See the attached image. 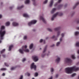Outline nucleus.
Wrapping results in <instances>:
<instances>
[{"label": "nucleus", "instance_id": "obj_1", "mask_svg": "<svg viewBox=\"0 0 79 79\" xmlns=\"http://www.w3.org/2000/svg\"><path fill=\"white\" fill-rule=\"evenodd\" d=\"M5 29V26H2L0 28V44L2 43V40L3 39L5 34H6V31Z\"/></svg>", "mask_w": 79, "mask_h": 79}, {"label": "nucleus", "instance_id": "obj_2", "mask_svg": "<svg viewBox=\"0 0 79 79\" xmlns=\"http://www.w3.org/2000/svg\"><path fill=\"white\" fill-rule=\"evenodd\" d=\"M63 15V13L60 12H57L55 14H54L51 20L53 21L54 19V18L56 17L57 16H61Z\"/></svg>", "mask_w": 79, "mask_h": 79}, {"label": "nucleus", "instance_id": "obj_3", "mask_svg": "<svg viewBox=\"0 0 79 79\" xmlns=\"http://www.w3.org/2000/svg\"><path fill=\"white\" fill-rule=\"evenodd\" d=\"M79 68H77L76 67H74L72 68H69V73L71 74L73 72V71H79Z\"/></svg>", "mask_w": 79, "mask_h": 79}, {"label": "nucleus", "instance_id": "obj_4", "mask_svg": "<svg viewBox=\"0 0 79 79\" xmlns=\"http://www.w3.org/2000/svg\"><path fill=\"white\" fill-rule=\"evenodd\" d=\"M27 46L26 45H25L24 46H23L22 47V49H20L18 50L19 52V53H21L22 54H23L24 53V48H27Z\"/></svg>", "mask_w": 79, "mask_h": 79}, {"label": "nucleus", "instance_id": "obj_5", "mask_svg": "<svg viewBox=\"0 0 79 79\" xmlns=\"http://www.w3.org/2000/svg\"><path fill=\"white\" fill-rule=\"evenodd\" d=\"M64 62L66 64H69V57H67L64 59Z\"/></svg>", "mask_w": 79, "mask_h": 79}, {"label": "nucleus", "instance_id": "obj_6", "mask_svg": "<svg viewBox=\"0 0 79 79\" xmlns=\"http://www.w3.org/2000/svg\"><path fill=\"white\" fill-rule=\"evenodd\" d=\"M37 21L35 20H33L30 22H29L28 23V25L29 26H31L32 24H35L37 23Z\"/></svg>", "mask_w": 79, "mask_h": 79}, {"label": "nucleus", "instance_id": "obj_7", "mask_svg": "<svg viewBox=\"0 0 79 79\" xmlns=\"http://www.w3.org/2000/svg\"><path fill=\"white\" fill-rule=\"evenodd\" d=\"M32 60L36 62L37 61L39 60V58H38V56H33L32 57Z\"/></svg>", "mask_w": 79, "mask_h": 79}, {"label": "nucleus", "instance_id": "obj_8", "mask_svg": "<svg viewBox=\"0 0 79 79\" xmlns=\"http://www.w3.org/2000/svg\"><path fill=\"white\" fill-rule=\"evenodd\" d=\"M34 69V70H36V65L34 64V63H33L31 64V69Z\"/></svg>", "mask_w": 79, "mask_h": 79}, {"label": "nucleus", "instance_id": "obj_9", "mask_svg": "<svg viewBox=\"0 0 79 79\" xmlns=\"http://www.w3.org/2000/svg\"><path fill=\"white\" fill-rule=\"evenodd\" d=\"M60 58L58 56H57V58L55 60V62L57 63H58L60 61Z\"/></svg>", "mask_w": 79, "mask_h": 79}, {"label": "nucleus", "instance_id": "obj_10", "mask_svg": "<svg viewBox=\"0 0 79 79\" xmlns=\"http://www.w3.org/2000/svg\"><path fill=\"white\" fill-rule=\"evenodd\" d=\"M65 72L67 74H69V67H67L64 69Z\"/></svg>", "mask_w": 79, "mask_h": 79}, {"label": "nucleus", "instance_id": "obj_11", "mask_svg": "<svg viewBox=\"0 0 79 79\" xmlns=\"http://www.w3.org/2000/svg\"><path fill=\"white\" fill-rule=\"evenodd\" d=\"M46 50H47V48H45L43 52V54L41 55V56L42 58H44V57L45 56L46 54H44V53H45L46 52Z\"/></svg>", "mask_w": 79, "mask_h": 79}, {"label": "nucleus", "instance_id": "obj_12", "mask_svg": "<svg viewBox=\"0 0 79 79\" xmlns=\"http://www.w3.org/2000/svg\"><path fill=\"white\" fill-rule=\"evenodd\" d=\"M39 19L40 20H41V19H42L43 22H44V23H46V21H45V19H44V17L42 16H40Z\"/></svg>", "mask_w": 79, "mask_h": 79}, {"label": "nucleus", "instance_id": "obj_13", "mask_svg": "<svg viewBox=\"0 0 79 79\" xmlns=\"http://www.w3.org/2000/svg\"><path fill=\"white\" fill-rule=\"evenodd\" d=\"M53 4V0H51L49 2V7H52Z\"/></svg>", "mask_w": 79, "mask_h": 79}, {"label": "nucleus", "instance_id": "obj_14", "mask_svg": "<svg viewBox=\"0 0 79 79\" xmlns=\"http://www.w3.org/2000/svg\"><path fill=\"white\" fill-rule=\"evenodd\" d=\"M12 25L13 26L15 27L16 26H18L19 25L18 23H17L16 22H13L12 23Z\"/></svg>", "mask_w": 79, "mask_h": 79}, {"label": "nucleus", "instance_id": "obj_15", "mask_svg": "<svg viewBox=\"0 0 79 79\" xmlns=\"http://www.w3.org/2000/svg\"><path fill=\"white\" fill-rule=\"evenodd\" d=\"M34 47V44L31 43V44L29 46V48L30 49H32Z\"/></svg>", "mask_w": 79, "mask_h": 79}, {"label": "nucleus", "instance_id": "obj_16", "mask_svg": "<svg viewBox=\"0 0 79 79\" xmlns=\"http://www.w3.org/2000/svg\"><path fill=\"white\" fill-rule=\"evenodd\" d=\"M56 8H53L52 9V10L51 11V13H55V11H56Z\"/></svg>", "mask_w": 79, "mask_h": 79}, {"label": "nucleus", "instance_id": "obj_17", "mask_svg": "<svg viewBox=\"0 0 79 79\" xmlns=\"http://www.w3.org/2000/svg\"><path fill=\"white\" fill-rule=\"evenodd\" d=\"M31 3V1L30 0H26L25 1V4H29Z\"/></svg>", "mask_w": 79, "mask_h": 79}, {"label": "nucleus", "instance_id": "obj_18", "mask_svg": "<svg viewBox=\"0 0 79 79\" xmlns=\"http://www.w3.org/2000/svg\"><path fill=\"white\" fill-rule=\"evenodd\" d=\"M6 26H9L10 25V22H7L5 23Z\"/></svg>", "mask_w": 79, "mask_h": 79}, {"label": "nucleus", "instance_id": "obj_19", "mask_svg": "<svg viewBox=\"0 0 79 79\" xmlns=\"http://www.w3.org/2000/svg\"><path fill=\"white\" fill-rule=\"evenodd\" d=\"M79 4V2H78L77 3H76L75 5L74 6H73V9H74L76 7V6H78Z\"/></svg>", "mask_w": 79, "mask_h": 79}, {"label": "nucleus", "instance_id": "obj_20", "mask_svg": "<svg viewBox=\"0 0 79 79\" xmlns=\"http://www.w3.org/2000/svg\"><path fill=\"white\" fill-rule=\"evenodd\" d=\"M23 16L25 18H28V17H29V16L27 14H23Z\"/></svg>", "mask_w": 79, "mask_h": 79}, {"label": "nucleus", "instance_id": "obj_21", "mask_svg": "<svg viewBox=\"0 0 79 79\" xmlns=\"http://www.w3.org/2000/svg\"><path fill=\"white\" fill-rule=\"evenodd\" d=\"M60 33H61L60 31H59L57 32L56 36L57 37H58L60 36Z\"/></svg>", "mask_w": 79, "mask_h": 79}, {"label": "nucleus", "instance_id": "obj_22", "mask_svg": "<svg viewBox=\"0 0 79 79\" xmlns=\"http://www.w3.org/2000/svg\"><path fill=\"white\" fill-rule=\"evenodd\" d=\"M23 51L26 53H29L30 52L29 49H24Z\"/></svg>", "mask_w": 79, "mask_h": 79}, {"label": "nucleus", "instance_id": "obj_23", "mask_svg": "<svg viewBox=\"0 0 79 79\" xmlns=\"http://www.w3.org/2000/svg\"><path fill=\"white\" fill-rule=\"evenodd\" d=\"M13 47V45H10V46H9V51H10Z\"/></svg>", "mask_w": 79, "mask_h": 79}, {"label": "nucleus", "instance_id": "obj_24", "mask_svg": "<svg viewBox=\"0 0 79 79\" xmlns=\"http://www.w3.org/2000/svg\"><path fill=\"white\" fill-rule=\"evenodd\" d=\"M60 43L61 42H60V41L57 42V43H56V47H59V46H60Z\"/></svg>", "mask_w": 79, "mask_h": 79}, {"label": "nucleus", "instance_id": "obj_25", "mask_svg": "<svg viewBox=\"0 0 79 79\" xmlns=\"http://www.w3.org/2000/svg\"><path fill=\"white\" fill-rule=\"evenodd\" d=\"M54 71V69L52 68H51L50 69V72L52 74L53 73Z\"/></svg>", "mask_w": 79, "mask_h": 79}, {"label": "nucleus", "instance_id": "obj_26", "mask_svg": "<svg viewBox=\"0 0 79 79\" xmlns=\"http://www.w3.org/2000/svg\"><path fill=\"white\" fill-rule=\"evenodd\" d=\"M24 7V6L22 5L20 7H17L18 10H20Z\"/></svg>", "mask_w": 79, "mask_h": 79}, {"label": "nucleus", "instance_id": "obj_27", "mask_svg": "<svg viewBox=\"0 0 79 79\" xmlns=\"http://www.w3.org/2000/svg\"><path fill=\"white\" fill-rule=\"evenodd\" d=\"M16 67H11L10 68V70H11V71H13V70H15V69H16Z\"/></svg>", "mask_w": 79, "mask_h": 79}, {"label": "nucleus", "instance_id": "obj_28", "mask_svg": "<svg viewBox=\"0 0 79 79\" xmlns=\"http://www.w3.org/2000/svg\"><path fill=\"white\" fill-rule=\"evenodd\" d=\"M32 2H33V5L34 6H35L36 5V3H35V0H31Z\"/></svg>", "mask_w": 79, "mask_h": 79}, {"label": "nucleus", "instance_id": "obj_29", "mask_svg": "<svg viewBox=\"0 0 79 79\" xmlns=\"http://www.w3.org/2000/svg\"><path fill=\"white\" fill-rule=\"evenodd\" d=\"M27 36H24L23 37V40H27Z\"/></svg>", "mask_w": 79, "mask_h": 79}, {"label": "nucleus", "instance_id": "obj_30", "mask_svg": "<svg viewBox=\"0 0 79 79\" xmlns=\"http://www.w3.org/2000/svg\"><path fill=\"white\" fill-rule=\"evenodd\" d=\"M0 70L1 71H6V69L5 68H2Z\"/></svg>", "mask_w": 79, "mask_h": 79}, {"label": "nucleus", "instance_id": "obj_31", "mask_svg": "<svg viewBox=\"0 0 79 79\" xmlns=\"http://www.w3.org/2000/svg\"><path fill=\"white\" fill-rule=\"evenodd\" d=\"M59 30V28L57 27V28H55L54 29V30L55 31H58Z\"/></svg>", "mask_w": 79, "mask_h": 79}, {"label": "nucleus", "instance_id": "obj_32", "mask_svg": "<svg viewBox=\"0 0 79 79\" xmlns=\"http://www.w3.org/2000/svg\"><path fill=\"white\" fill-rule=\"evenodd\" d=\"M72 59H76V57H75V56H74V55H72Z\"/></svg>", "mask_w": 79, "mask_h": 79}, {"label": "nucleus", "instance_id": "obj_33", "mask_svg": "<svg viewBox=\"0 0 79 79\" xmlns=\"http://www.w3.org/2000/svg\"><path fill=\"white\" fill-rule=\"evenodd\" d=\"M5 49H2V50L0 52L1 53H3V52H5Z\"/></svg>", "mask_w": 79, "mask_h": 79}, {"label": "nucleus", "instance_id": "obj_34", "mask_svg": "<svg viewBox=\"0 0 79 79\" xmlns=\"http://www.w3.org/2000/svg\"><path fill=\"white\" fill-rule=\"evenodd\" d=\"M75 34L76 35H79V31H77L76 32H75Z\"/></svg>", "mask_w": 79, "mask_h": 79}, {"label": "nucleus", "instance_id": "obj_35", "mask_svg": "<svg viewBox=\"0 0 79 79\" xmlns=\"http://www.w3.org/2000/svg\"><path fill=\"white\" fill-rule=\"evenodd\" d=\"M38 73H35V75H34V76L35 77H37L38 76Z\"/></svg>", "mask_w": 79, "mask_h": 79}, {"label": "nucleus", "instance_id": "obj_36", "mask_svg": "<svg viewBox=\"0 0 79 79\" xmlns=\"http://www.w3.org/2000/svg\"><path fill=\"white\" fill-rule=\"evenodd\" d=\"M4 64L5 66H7V67L9 66V65L8 64H7L6 63H4Z\"/></svg>", "mask_w": 79, "mask_h": 79}, {"label": "nucleus", "instance_id": "obj_37", "mask_svg": "<svg viewBox=\"0 0 79 79\" xmlns=\"http://www.w3.org/2000/svg\"><path fill=\"white\" fill-rule=\"evenodd\" d=\"M48 2V0H45L44 2V4H46Z\"/></svg>", "mask_w": 79, "mask_h": 79}, {"label": "nucleus", "instance_id": "obj_38", "mask_svg": "<svg viewBox=\"0 0 79 79\" xmlns=\"http://www.w3.org/2000/svg\"><path fill=\"white\" fill-rule=\"evenodd\" d=\"M76 75V73H74L72 75V77H74V76H75Z\"/></svg>", "mask_w": 79, "mask_h": 79}, {"label": "nucleus", "instance_id": "obj_39", "mask_svg": "<svg viewBox=\"0 0 79 79\" xmlns=\"http://www.w3.org/2000/svg\"><path fill=\"white\" fill-rule=\"evenodd\" d=\"M47 30L48 31H49L50 32H52V29H51L50 28H48Z\"/></svg>", "mask_w": 79, "mask_h": 79}, {"label": "nucleus", "instance_id": "obj_40", "mask_svg": "<svg viewBox=\"0 0 79 79\" xmlns=\"http://www.w3.org/2000/svg\"><path fill=\"white\" fill-rule=\"evenodd\" d=\"M76 46L77 47H79V42L77 43Z\"/></svg>", "mask_w": 79, "mask_h": 79}, {"label": "nucleus", "instance_id": "obj_41", "mask_svg": "<svg viewBox=\"0 0 79 79\" xmlns=\"http://www.w3.org/2000/svg\"><path fill=\"white\" fill-rule=\"evenodd\" d=\"M26 60V59L25 58H23L22 61V62H24Z\"/></svg>", "mask_w": 79, "mask_h": 79}, {"label": "nucleus", "instance_id": "obj_42", "mask_svg": "<svg viewBox=\"0 0 79 79\" xmlns=\"http://www.w3.org/2000/svg\"><path fill=\"white\" fill-rule=\"evenodd\" d=\"M65 34V33H63L61 34V36H62V37H64V36Z\"/></svg>", "mask_w": 79, "mask_h": 79}, {"label": "nucleus", "instance_id": "obj_43", "mask_svg": "<svg viewBox=\"0 0 79 79\" xmlns=\"http://www.w3.org/2000/svg\"><path fill=\"white\" fill-rule=\"evenodd\" d=\"M73 62V61L71 60L70 59H69V64H71Z\"/></svg>", "mask_w": 79, "mask_h": 79}, {"label": "nucleus", "instance_id": "obj_44", "mask_svg": "<svg viewBox=\"0 0 79 79\" xmlns=\"http://www.w3.org/2000/svg\"><path fill=\"white\" fill-rule=\"evenodd\" d=\"M43 41H44V40H43V39H41L40 40V43H42V42H43Z\"/></svg>", "mask_w": 79, "mask_h": 79}, {"label": "nucleus", "instance_id": "obj_45", "mask_svg": "<svg viewBox=\"0 0 79 79\" xmlns=\"http://www.w3.org/2000/svg\"><path fill=\"white\" fill-rule=\"evenodd\" d=\"M23 75H21L19 79H23Z\"/></svg>", "mask_w": 79, "mask_h": 79}, {"label": "nucleus", "instance_id": "obj_46", "mask_svg": "<svg viewBox=\"0 0 79 79\" xmlns=\"http://www.w3.org/2000/svg\"><path fill=\"white\" fill-rule=\"evenodd\" d=\"M55 44H53L51 46H50L51 47H55Z\"/></svg>", "mask_w": 79, "mask_h": 79}, {"label": "nucleus", "instance_id": "obj_47", "mask_svg": "<svg viewBox=\"0 0 79 79\" xmlns=\"http://www.w3.org/2000/svg\"><path fill=\"white\" fill-rule=\"evenodd\" d=\"M27 75L28 76H30V75H31V74H30V73H27Z\"/></svg>", "mask_w": 79, "mask_h": 79}, {"label": "nucleus", "instance_id": "obj_48", "mask_svg": "<svg viewBox=\"0 0 79 79\" xmlns=\"http://www.w3.org/2000/svg\"><path fill=\"white\" fill-rule=\"evenodd\" d=\"M55 35L53 36L52 37V39H55Z\"/></svg>", "mask_w": 79, "mask_h": 79}, {"label": "nucleus", "instance_id": "obj_49", "mask_svg": "<svg viewBox=\"0 0 79 79\" xmlns=\"http://www.w3.org/2000/svg\"><path fill=\"white\" fill-rule=\"evenodd\" d=\"M2 18V15L0 14V19H1Z\"/></svg>", "mask_w": 79, "mask_h": 79}, {"label": "nucleus", "instance_id": "obj_50", "mask_svg": "<svg viewBox=\"0 0 79 79\" xmlns=\"http://www.w3.org/2000/svg\"><path fill=\"white\" fill-rule=\"evenodd\" d=\"M2 76H5V73H3L2 74Z\"/></svg>", "mask_w": 79, "mask_h": 79}, {"label": "nucleus", "instance_id": "obj_51", "mask_svg": "<svg viewBox=\"0 0 79 79\" xmlns=\"http://www.w3.org/2000/svg\"><path fill=\"white\" fill-rule=\"evenodd\" d=\"M61 0H59L58 3H60V2H61Z\"/></svg>", "mask_w": 79, "mask_h": 79}, {"label": "nucleus", "instance_id": "obj_52", "mask_svg": "<svg viewBox=\"0 0 79 79\" xmlns=\"http://www.w3.org/2000/svg\"><path fill=\"white\" fill-rule=\"evenodd\" d=\"M2 56L3 57V58H5V55H2Z\"/></svg>", "mask_w": 79, "mask_h": 79}, {"label": "nucleus", "instance_id": "obj_53", "mask_svg": "<svg viewBox=\"0 0 79 79\" xmlns=\"http://www.w3.org/2000/svg\"><path fill=\"white\" fill-rule=\"evenodd\" d=\"M58 77V74H56V77Z\"/></svg>", "mask_w": 79, "mask_h": 79}, {"label": "nucleus", "instance_id": "obj_54", "mask_svg": "<svg viewBox=\"0 0 79 79\" xmlns=\"http://www.w3.org/2000/svg\"><path fill=\"white\" fill-rule=\"evenodd\" d=\"M60 41H61V40H62V38H60Z\"/></svg>", "mask_w": 79, "mask_h": 79}, {"label": "nucleus", "instance_id": "obj_55", "mask_svg": "<svg viewBox=\"0 0 79 79\" xmlns=\"http://www.w3.org/2000/svg\"><path fill=\"white\" fill-rule=\"evenodd\" d=\"M77 23H79V20L77 21Z\"/></svg>", "mask_w": 79, "mask_h": 79}, {"label": "nucleus", "instance_id": "obj_56", "mask_svg": "<svg viewBox=\"0 0 79 79\" xmlns=\"http://www.w3.org/2000/svg\"><path fill=\"white\" fill-rule=\"evenodd\" d=\"M77 53L79 54V50H78L77 51Z\"/></svg>", "mask_w": 79, "mask_h": 79}, {"label": "nucleus", "instance_id": "obj_57", "mask_svg": "<svg viewBox=\"0 0 79 79\" xmlns=\"http://www.w3.org/2000/svg\"><path fill=\"white\" fill-rule=\"evenodd\" d=\"M77 30H79V27H77Z\"/></svg>", "mask_w": 79, "mask_h": 79}, {"label": "nucleus", "instance_id": "obj_58", "mask_svg": "<svg viewBox=\"0 0 79 79\" xmlns=\"http://www.w3.org/2000/svg\"><path fill=\"white\" fill-rule=\"evenodd\" d=\"M44 44H45V41L44 40Z\"/></svg>", "mask_w": 79, "mask_h": 79}, {"label": "nucleus", "instance_id": "obj_59", "mask_svg": "<svg viewBox=\"0 0 79 79\" xmlns=\"http://www.w3.org/2000/svg\"><path fill=\"white\" fill-rule=\"evenodd\" d=\"M57 5V4H55V5H54V6H56Z\"/></svg>", "mask_w": 79, "mask_h": 79}, {"label": "nucleus", "instance_id": "obj_60", "mask_svg": "<svg viewBox=\"0 0 79 79\" xmlns=\"http://www.w3.org/2000/svg\"><path fill=\"white\" fill-rule=\"evenodd\" d=\"M79 62H78V63H77V65H79Z\"/></svg>", "mask_w": 79, "mask_h": 79}, {"label": "nucleus", "instance_id": "obj_61", "mask_svg": "<svg viewBox=\"0 0 79 79\" xmlns=\"http://www.w3.org/2000/svg\"><path fill=\"white\" fill-rule=\"evenodd\" d=\"M32 79H34V78H33Z\"/></svg>", "mask_w": 79, "mask_h": 79}, {"label": "nucleus", "instance_id": "obj_62", "mask_svg": "<svg viewBox=\"0 0 79 79\" xmlns=\"http://www.w3.org/2000/svg\"><path fill=\"white\" fill-rule=\"evenodd\" d=\"M78 58H79V56H78Z\"/></svg>", "mask_w": 79, "mask_h": 79}, {"label": "nucleus", "instance_id": "obj_63", "mask_svg": "<svg viewBox=\"0 0 79 79\" xmlns=\"http://www.w3.org/2000/svg\"><path fill=\"white\" fill-rule=\"evenodd\" d=\"M41 49V48H40V50Z\"/></svg>", "mask_w": 79, "mask_h": 79}, {"label": "nucleus", "instance_id": "obj_64", "mask_svg": "<svg viewBox=\"0 0 79 79\" xmlns=\"http://www.w3.org/2000/svg\"><path fill=\"white\" fill-rule=\"evenodd\" d=\"M47 55L48 56V55L47 54Z\"/></svg>", "mask_w": 79, "mask_h": 79}]
</instances>
